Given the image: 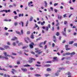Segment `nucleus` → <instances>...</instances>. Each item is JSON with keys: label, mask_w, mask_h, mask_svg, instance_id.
<instances>
[{"label": "nucleus", "mask_w": 77, "mask_h": 77, "mask_svg": "<svg viewBox=\"0 0 77 77\" xmlns=\"http://www.w3.org/2000/svg\"><path fill=\"white\" fill-rule=\"evenodd\" d=\"M38 48H35V50H37L36 51H35V53H36L38 54H40V53H42V52L39 51L38 50Z\"/></svg>", "instance_id": "nucleus-1"}, {"label": "nucleus", "mask_w": 77, "mask_h": 77, "mask_svg": "<svg viewBox=\"0 0 77 77\" xmlns=\"http://www.w3.org/2000/svg\"><path fill=\"white\" fill-rule=\"evenodd\" d=\"M51 27V25L50 24H49L45 28V30L46 31H48V27L49 28H50V27Z\"/></svg>", "instance_id": "nucleus-2"}, {"label": "nucleus", "mask_w": 77, "mask_h": 77, "mask_svg": "<svg viewBox=\"0 0 77 77\" xmlns=\"http://www.w3.org/2000/svg\"><path fill=\"white\" fill-rule=\"evenodd\" d=\"M31 44L29 45L30 47L31 48H33V45L34 44L33 42H31Z\"/></svg>", "instance_id": "nucleus-3"}, {"label": "nucleus", "mask_w": 77, "mask_h": 77, "mask_svg": "<svg viewBox=\"0 0 77 77\" xmlns=\"http://www.w3.org/2000/svg\"><path fill=\"white\" fill-rule=\"evenodd\" d=\"M30 59L31 60H29V63H32V61H33V60H35V59L34 58H30Z\"/></svg>", "instance_id": "nucleus-4"}, {"label": "nucleus", "mask_w": 77, "mask_h": 77, "mask_svg": "<svg viewBox=\"0 0 77 77\" xmlns=\"http://www.w3.org/2000/svg\"><path fill=\"white\" fill-rule=\"evenodd\" d=\"M0 58H5V59H8V58L7 57H5L4 56H2V55H0Z\"/></svg>", "instance_id": "nucleus-5"}, {"label": "nucleus", "mask_w": 77, "mask_h": 77, "mask_svg": "<svg viewBox=\"0 0 77 77\" xmlns=\"http://www.w3.org/2000/svg\"><path fill=\"white\" fill-rule=\"evenodd\" d=\"M21 69L22 71H23V72H26L27 71V69L26 68H21Z\"/></svg>", "instance_id": "nucleus-6"}, {"label": "nucleus", "mask_w": 77, "mask_h": 77, "mask_svg": "<svg viewBox=\"0 0 77 77\" xmlns=\"http://www.w3.org/2000/svg\"><path fill=\"white\" fill-rule=\"evenodd\" d=\"M29 37H27L25 39V41L26 43H28V42H27V41H29Z\"/></svg>", "instance_id": "nucleus-7"}, {"label": "nucleus", "mask_w": 77, "mask_h": 77, "mask_svg": "<svg viewBox=\"0 0 77 77\" xmlns=\"http://www.w3.org/2000/svg\"><path fill=\"white\" fill-rule=\"evenodd\" d=\"M53 41L54 42H56V36H54L53 38Z\"/></svg>", "instance_id": "nucleus-8"}, {"label": "nucleus", "mask_w": 77, "mask_h": 77, "mask_svg": "<svg viewBox=\"0 0 77 77\" xmlns=\"http://www.w3.org/2000/svg\"><path fill=\"white\" fill-rule=\"evenodd\" d=\"M3 47L5 49H7V48H9V46H6L5 45H4L3 46Z\"/></svg>", "instance_id": "nucleus-9"}, {"label": "nucleus", "mask_w": 77, "mask_h": 77, "mask_svg": "<svg viewBox=\"0 0 77 77\" xmlns=\"http://www.w3.org/2000/svg\"><path fill=\"white\" fill-rule=\"evenodd\" d=\"M28 66H30V65L29 64H26L25 65H23L22 66V67H28Z\"/></svg>", "instance_id": "nucleus-10"}, {"label": "nucleus", "mask_w": 77, "mask_h": 77, "mask_svg": "<svg viewBox=\"0 0 77 77\" xmlns=\"http://www.w3.org/2000/svg\"><path fill=\"white\" fill-rule=\"evenodd\" d=\"M44 2L45 4V7H47L48 6L47 5L48 4L47 3V1H45Z\"/></svg>", "instance_id": "nucleus-11"}, {"label": "nucleus", "mask_w": 77, "mask_h": 77, "mask_svg": "<svg viewBox=\"0 0 77 77\" xmlns=\"http://www.w3.org/2000/svg\"><path fill=\"white\" fill-rule=\"evenodd\" d=\"M16 32L17 34H18L19 35H21V34L20 33V32L18 31H16Z\"/></svg>", "instance_id": "nucleus-12"}, {"label": "nucleus", "mask_w": 77, "mask_h": 77, "mask_svg": "<svg viewBox=\"0 0 77 77\" xmlns=\"http://www.w3.org/2000/svg\"><path fill=\"white\" fill-rule=\"evenodd\" d=\"M33 17L31 16L29 19V21H33Z\"/></svg>", "instance_id": "nucleus-13"}, {"label": "nucleus", "mask_w": 77, "mask_h": 77, "mask_svg": "<svg viewBox=\"0 0 77 77\" xmlns=\"http://www.w3.org/2000/svg\"><path fill=\"white\" fill-rule=\"evenodd\" d=\"M35 76L36 77H41V75L38 74H36L35 75Z\"/></svg>", "instance_id": "nucleus-14"}, {"label": "nucleus", "mask_w": 77, "mask_h": 77, "mask_svg": "<svg viewBox=\"0 0 77 77\" xmlns=\"http://www.w3.org/2000/svg\"><path fill=\"white\" fill-rule=\"evenodd\" d=\"M12 70L13 71H12V73L14 74V72H16V70L14 69H12Z\"/></svg>", "instance_id": "nucleus-15"}, {"label": "nucleus", "mask_w": 77, "mask_h": 77, "mask_svg": "<svg viewBox=\"0 0 77 77\" xmlns=\"http://www.w3.org/2000/svg\"><path fill=\"white\" fill-rule=\"evenodd\" d=\"M4 54L5 56H6V57H8V55H7V53L6 52H4Z\"/></svg>", "instance_id": "nucleus-16"}, {"label": "nucleus", "mask_w": 77, "mask_h": 77, "mask_svg": "<svg viewBox=\"0 0 77 77\" xmlns=\"http://www.w3.org/2000/svg\"><path fill=\"white\" fill-rule=\"evenodd\" d=\"M44 24H45V21H44L43 22H41V25H42V26H44Z\"/></svg>", "instance_id": "nucleus-17"}, {"label": "nucleus", "mask_w": 77, "mask_h": 77, "mask_svg": "<svg viewBox=\"0 0 77 77\" xmlns=\"http://www.w3.org/2000/svg\"><path fill=\"white\" fill-rule=\"evenodd\" d=\"M74 43V42L73 41H70L69 42V44H72V43Z\"/></svg>", "instance_id": "nucleus-18"}, {"label": "nucleus", "mask_w": 77, "mask_h": 77, "mask_svg": "<svg viewBox=\"0 0 77 77\" xmlns=\"http://www.w3.org/2000/svg\"><path fill=\"white\" fill-rule=\"evenodd\" d=\"M62 33H63V35L64 36H65V37L66 36V32L65 33V32H63Z\"/></svg>", "instance_id": "nucleus-19"}, {"label": "nucleus", "mask_w": 77, "mask_h": 77, "mask_svg": "<svg viewBox=\"0 0 77 77\" xmlns=\"http://www.w3.org/2000/svg\"><path fill=\"white\" fill-rule=\"evenodd\" d=\"M58 18L59 19H59L60 20H61L62 19V16H60L59 17V15H58Z\"/></svg>", "instance_id": "nucleus-20"}, {"label": "nucleus", "mask_w": 77, "mask_h": 77, "mask_svg": "<svg viewBox=\"0 0 77 77\" xmlns=\"http://www.w3.org/2000/svg\"><path fill=\"white\" fill-rule=\"evenodd\" d=\"M28 47V46L27 45L26 46L23 47L22 48L23 49H26V48H27Z\"/></svg>", "instance_id": "nucleus-21"}, {"label": "nucleus", "mask_w": 77, "mask_h": 77, "mask_svg": "<svg viewBox=\"0 0 77 77\" xmlns=\"http://www.w3.org/2000/svg\"><path fill=\"white\" fill-rule=\"evenodd\" d=\"M0 50H5V48L2 47H0Z\"/></svg>", "instance_id": "nucleus-22"}, {"label": "nucleus", "mask_w": 77, "mask_h": 77, "mask_svg": "<svg viewBox=\"0 0 77 77\" xmlns=\"http://www.w3.org/2000/svg\"><path fill=\"white\" fill-rule=\"evenodd\" d=\"M23 45V43L22 42H20L18 44V46H20V45Z\"/></svg>", "instance_id": "nucleus-23"}, {"label": "nucleus", "mask_w": 77, "mask_h": 77, "mask_svg": "<svg viewBox=\"0 0 77 77\" xmlns=\"http://www.w3.org/2000/svg\"><path fill=\"white\" fill-rule=\"evenodd\" d=\"M17 38L16 37H14V38H12L11 39L12 41H15V39H17Z\"/></svg>", "instance_id": "nucleus-24"}, {"label": "nucleus", "mask_w": 77, "mask_h": 77, "mask_svg": "<svg viewBox=\"0 0 77 77\" xmlns=\"http://www.w3.org/2000/svg\"><path fill=\"white\" fill-rule=\"evenodd\" d=\"M69 54H71V53L70 52H67L66 53V55L67 56V55H69Z\"/></svg>", "instance_id": "nucleus-25"}, {"label": "nucleus", "mask_w": 77, "mask_h": 77, "mask_svg": "<svg viewBox=\"0 0 77 77\" xmlns=\"http://www.w3.org/2000/svg\"><path fill=\"white\" fill-rule=\"evenodd\" d=\"M75 54V52H72L70 54H71V55H74Z\"/></svg>", "instance_id": "nucleus-26"}, {"label": "nucleus", "mask_w": 77, "mask_h": 77, "mask_svg": "<svg viewBox=\"0 0 77 77\" xmlns=\"http://www.w3.org/2000/svg\"><path fill=\"white\" fill-rule=\"evenodd\" d=\"M54 11L56 13H57V12H58V10L56 9H54Z\"/></svg>", "instance_id": "nucleus-27"}, {"label": "nucleus", "mask_w": 77, "mask_h": 77, "mask_svg": "<svg viewBox=\"0 0 77 77\" xmlns=\"http://www.w3.org/2000/svg\"><path fill=\"white\" fill-rule=\"evenodd\" d=\"M20 23H21L22 24V26L23 27V26H24V23H23V22L22 21L20 22Z\"/></svg>", "instance_id": "nucleus-28"}, {"label": "nucleus", "mask_w": 77, "mask_h": 77, "mask_svg": "<svg viewBox=\"0 0 77 77\" xmlns=\"http://www.w3.org/2000/svg\"><path fill=\"white\" fill-rule=\"evenodd\" d=\"M21 35H23V29H21Z\"/></svg>", "instance_id": "nucleus-29"}, {"label": "nucleus", "mask_w": 77, "mask_h": 77, "mask_svg": "<svg viewBox=\"0 0 77 77\" xmlns=\"http://www.w3.org/2000/svg\"><path fill=\"white\" fill-rule=\"evenodd\" d=\"M26 33L27 34V35H30V32L28 31H27L26 32Z\"/></svg>", "instance_id": "nucleus-30"}, {"label": "nucleus", "mask_w": 77, "mask_h": 77, "mask_svg": "<svg viewBox=\"0 0 77 77\" xmlns=\"http://www.w3.org/2000/svg\"><path fill=\"white\" fill-rule=\"evenodd\" d=\"M47 71H51V69H50V68H48L47 69Z\"/></svg>", "instance_id": "nucleus-31"}, {"label": "nucleus", "mask_w": 77, "mask_h": 77, "mask_svg": "<svg viewBox=\"0 0 77 77\" xmlns=\"http://www.w3.org/2000/svg\"><path fill=\"white\" fill-rule=\"evenodd\" d=\"M34 35H33L32 34L31 36V38L32 39H34Z\"/></svg>", "instance_id": "nucleus-32"}, {"label": "nucleus", "mask_w": 77, "mask_h": 77, "mask_svg": "<svg viewBox=\"0 0 77 77\" xmlns=\"http://www.w3.org/2000/svg\"><path fill=\"white\" fill-rule=\"evenodd\" d=\"M17 18H18V16H14V19H15V20H16Z\"/></svg>", "instance_id": "nucleus-33"}, {"label": "nucleus", "mask_w": 77, "mask_h": 77, "mask_svg": "<svg viewBox=\"0 0 77 77\" xmlns=\"http://www.w3.org/2000/svg\"><path fill=\"white\" fill-rule=\"evenodd\" d=\"M12 44L14 46H15V45H16V43H15V42H14Z\"/></svg>", "instance_id": "nucleus-34"}, {"label": "nucleus", "mask_w": 77, "mask_h": 77, "mask_svg": "<svg viewBox=\"0 0 77 77\" xmlns=\"http://www.w3.org/2000/svg\"><path fill=\"white\" fill-rule=\"evenodd\" d=\"M66 74L68 75H71V73L69 72H68Z\"/></svg>", "instance_id": "nucleus-35"}, {"label": "nucleus", "mask_w": 77, "mask_h": 77, "mask_svg": "<svg viewBox=\"0 0 77 77\" xmlns=\"http://www.w3.org/2000/svg\"><path fill=\"white\" fill-rule=\"evenodd\" d=\"M56 35L57 36H59V32H57Z\"/></svg>", "instance_id": "nucleus-36"}, {"label": "nucleus", "mask_w": 77, "mask_h": 77, "mask_svg": "<svg viewBox=\"0 0 77 77\" xmlns=\"http://www.w3.org/2000/svg\"><path fill=\"white\" fill-rule=\"evenodd\" d=\"M63 67H60L59 68V69H61V70H63Z\"/></svg>", "instance_id": "nucleus-37"}, {"label": "nucleus", "mask_w": 77, "mask_h": 77, "mask_svg": "<svg viewBox=\"0 0 77 77\" xmlns=\"http://www.w3.org/2000/svg\"><path fill=\"white\" fill-rule=\"evenodd\" d=\"M9 33H7V32H6L5 33V35H6V36H8V35H9Z\"/></svg>", "instance_id": "nucleus-38"}, {"label": "nucleus", "mask_w": 77, "mask_h": 77, "mask_svg": "<svg viewBox=\"0 0 77 77\" xmlns=\"http://www.w3.org/2000/svg\"><path fill=\"white\" fill-rule=\"evenodd\" d=\"M45 77H48V75H49L48 74H45Z\"/></svg>", "instance_id": "nucleus-39"}, {"label": "nucleus", "mask_w": 77, "mask_h": 77, "mask_svg": "<svg viewBox=\"0 0 77 77\" xmlns=\"http://www.w3.org/2000/svg\"><path fill=\"white\" fill-rule=\"evenodd\" d=\"M57 5H58V4L56 3H55L54 4V6H57Z\"/></svg>", "instance_id": "nucleus-40"}, {"label": "nucleus", "mask_w": 77, "mask_h": 77, "mask_svg": "<svg viewBox=\"0 0 77 77\" xmlns=\"http://www.w3.org/2000/svg\"><path fill=\"white\" fill-rule=\"evenodd\" d=\"M13 12L14 13L15 15H17V13L16 11H14Z\"/></svg>", "instance_id": "nucleus-41"}, {"label": "nucleus", "mask_w": 77, "mask_h": 77, "mask_svg": "<svg viewBox=\"0 0 77 77\" xmlns=\"http://www.w3.org/2000/svg\"><path fill=\"white\" fill-rule=\"evenodd\" d=\"M17 64H18V65H19V64H20V61H17Z\"/></svg>", "instance_id": "nucleus-42"}, {"label": "nucleus", "mask_w": 77, "mask_h": 77, "mask_svg": "<svg viewBox=\"0 0 77 77\" xmlns=\"http://www.w3.org/2000/svg\"><path fill=\"white\" fill-rule=\"evenodd\" d=\"M12 55L16 56V55H17V54L14 53H12Z\"/></svg>", "instance_id": "nucleus-43"}, {"label": "nucleus", "mask_w": 77, "mask_h": 77, "mask_svg": "<svg viewBox=\"0 0 77 77\" xmlns=\"http://www.w3.org/2000/svg\"><path fill=\"white\" fill-rule=\"evenodd\" d=\"M63 17L64 18L65 17H66V14H64L63 16Z\"/></svg>", "instance_id": "nucleus-44"}, {"label": "nucleus", "mask_w": 77, "mask_h": 77, "mask_svg": "<svg viewBox=\"0 0 77 77\" xmlns=\"http://www.w3.org/2000/svg\"><path fill=\"white\" fill-rule=\"evenodd\" d=\"M64 24L65 25H66L67 24V21H65Z\"/></svg>", "instance_id": "nucleus-45"}, {"label": "nucleus", "mask_w": 77, "mask_h": 77, "mask_svg": "<svg viewBox=\"0 0 77 77\" xmlns=\"http://www.w3.org/2000/svg\"><path fill=\"white\" fill-rule=\"evenodd\" d=\"M31 5L30 4V2L28 3V6L29 7H30L31 6Z\"/></svg>", "instance_id": "nucleus-46"}, {"label": "nucleus", "mask_w": 77, "mask_h": 77, "mask_svg": "<svg viewBox=\"0 0 77 77\" xmlns=\"http://www.w3.org/2000/svg\"><path fill=\"white\" fill-rule=\"evenodd\" d=\"M74 46H76L77 47V43H75L74 44Z\"/></svg>", "instance_id": "nucleus-47"}, {"label": "nucleus", "mask_w": 77, "mask_h": 77, "mask_svg": "<svg viewBox=\"0 0 77 77\" xmlns=\"http://www.w3.org/2000/svg\"><path fill=\"white\" fill-rule=\"evenodd\" d=\"M54 60H56L57 59V57H54L53 58Z\"/></svg>", "instance_id": "nucleus-48"}, {"label": "nucleus", "mask_w": 77, "mask_h": 77, "mask_svg": "<svg viewBox=\"0 0 77 77\" xmlns=\"http://www.w3.org/2000/svg\"><path fill=\"white\" fill-rule=\"evenodd\" d=\"M4 29H5V30H8V28H7L6 27H5L4 28Z\"/></svg>", "instance_id": "nucleus-49"}, {"label": "nucleus", "mask_w": 77, "mask_h": 77, "mask_svg": "<svg viewBox=\"0 0 77 77\" xmlns=\"http://www.w3.org/2000/svg\"><path fill=\"white\" fill-rule=\"evenodd\" d=\"M18 24V23H14V25L15 26H17V25Z\"/></svg>", "instance_id": "nucleus-50"}, {"label": "nucleus", "mask_w": 77, "mask_h": 77, "mask_svg": "<svg viewBox=\"0 0 77 77\" xmlns=\"http://www.w3.org/2000/svg\"><path fill=\"white\" fill-rule=\"evenodd\" d=\"M11 7L12 8L13 7V6L12 5H10L9 6V8H11Z\"/></svg>", "instance_id": "nucleus-51"}, {"label": "nucleus", "mask_w": 77, "mask_h": 77, "mask_svg": "<svg viewBox=\"0 0 77 77\" xmlns=\"http://www.w3.org/2000/svg\"><path fill=\"white\" fill-rule=\"evenodd\" d=\"M50 9L52 11H53V7H51Z\"/></svg>", "instance_id": "nucleus-52"}, {"label": "nucleus", "mask_w": 77, "mask_h": 77, "mask_svg": "<svg viewBox=\"0 0 77 77\" xmlns=\"http://www.w3.org/2000/svg\"><path fill=\"white\" fill-rule=\"evenodd\" d=\"M66 63H67L68 64H69V61H66Z\"/></svg>", "instance_id": "nucleus-53"}, {"label": "nucleus", "mask_w": 77, "mask_h": 77, "mask_svg": "<svg viewBox=\"0 0 77 77\" xmlns=\"http://www.w3.org/2000/svg\"><path fill=\"white\" fill-rule=\"evenodd\" d=\"M70 9L71 10H73L74 9V8H72V7H70Z\"/></svg>", "instance_id": "nucleus-54"}, {"label": "nucleus", "mask_w": 77, "mask_h": 77, "mask_svg": "<svg viewBox=\"0 0 77 77\" xmlns=\"http://www.w3.org/2000/svg\"><path fill=\"white\" fill-rule=\"evenodd\" d=\"M55 45V44H54V43H53L52 44V47H54V46Z\"/></svg>", "instance_id": "nucleus-55"}, {"label": "nucleus", "mask_w": 77, "mask_h": 77, "mask_svg": "<svg viewBox=\"0 0 77 77\" xmlns=\"http://www.w3.org/2000/svg\"><path fill=\"white\" fill-rule=\"evenodd\" d=\"M55 75H56V76H57L58 75H59V73H56L55 74Z\"/></svg>", "instance_id": "nucleus-56"}, {"label": "nucleus", "mask_w": 77, "mask_h": 77, "mask_svg": "<svg viewBox=\"0 0 77 77\" xmlns=\"http://www.w3.org/2000/svg\"><path fill=\"white\" fill-rule=\"evenodd\" d=\"M72 15V14H71L69 16V18H70L71 17V16Z\"/></svg>", "instance_id": "nucleus-57"}, {"label": "nucleus", "mask_w": 77, "mask_h": 77, "mask_svg": "<svg viewBox=\"0 0 77 77\" xmlns=\"http://www.w3.org/2000/svg\"><path fill=\"white\" fill-rule=\"evenodd\" d=\"M7 44H8V45H11V44H10V42H7Z\"/></svg>", "instance_id": "nucleus-58"}, {"label": "nucleus", "mask_w": 77, "mask_h": 77, "mask_svg": "<svg viewBox=\"0 0 77 77\" xmlns=\"http://www.w3.org/2000/svg\"><path fill=\"white\" fill-rule=\"evenodd\" d=\"M65 42H66V41H65V40H63V43L64 44Z\"/></svg>", "instance_id": "nucleus-59"}, {"label": "nucleus", "mask_w": 77, "mask_h": 77, "mask_svg": "<svg viewBox=\"0 0 77 77\" xmlns=\"http://www.w3.org/2000/svg\"><path fill=\"white\" fill-rule=\"evenodd\" d=\"M35 27H38V25H37L36 24H35Z\"/></svg>", "instance_id": "nucleus-60"}, {"label": "nucleus", "mask_w": 77, "mask_h": 77, "mask_svg": "<svg viewBox=\"0 0 77 77\" xmlns=\"http://www.w3.org/2000/svg\"><path fill=\"white\" fill-rule=\"evenodd\" d=\"M31 53H32V54H35V52H33V51L31 52Z\"/></svg>", "instance_id": "nucleus-61"}, {"label": "nucleus", "mask_w": 77, "mask_h": 77, "mask_svg": "<svg viewBox=\"0 0 77 77\" xmlns=\"http://www.w3.org/2000/svg\"><path fill=\"white\" fill-rule=\"evenodd\" d=\"M64 32H66V28H65L64 29Z\"/></svg>", "instance_id": "nucleus-62"}, {"label": "nucleus", "mask_w": 77, "mask_h": 77, "mask_svg": "<svg viewBox=\"0 0 77 77\" xmlns=\"http://www.w3.org/2000/svg\"><path fill=\"white\" fill-rule=\"evenodd\" d=\"M9 66V68H12L13 66L12 65H10Z\"/></svg>", "instance_id": "nucleus-63"}, {"label": "nucleus", "mask_w": 77, "mask_h": 77, "mask_svg": "<svg viewBox=\"0 0 77 77\" xmlns=\"http://www.w3.org/2000/svg\"><path fill=\"white\" fill-rule=\"evenodd\" d=\"M70 50V48H67L66 49V50Z\"/></svg>", "instance_id": "nucleus-64"}]
</instances>
